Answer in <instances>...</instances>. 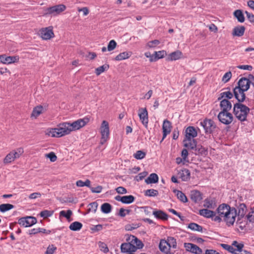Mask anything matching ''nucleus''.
Here are the masks:
<instances>
[{
  "label": "nucleus",
  "instance_id": "nucleus-1",
  "mask_svg": "<svg viewBox=\"0 0 254 254\" xmlns=\"http://www.w3.org/2000/svg\"><path fill=\"white\" fill-rule=\"evenodd\" d=\"M216 211L228 226L234 224L237 216L236 208L231 207L227 204L222 203L218 206Z\"/></svg>",
  "mask_w": 254,
  "mask_h": 254
},
{
  "label": "nucleus",
  "instance_id": "nucleus-2",
  "mask_svg": "<svg viewBox=\"0 0 254 254\" xmlns=\"http://www.w3.org/2000/svg\"><path fill=\"white\" fill-rule=\"evenodd\" d=\"M71 131L69 123L65 122L59 124L56 128H51L46 134L54 137H61L69 134Z\"/></svg>",
  "mask_w": 254,
  "mask_h": 254
},
{
  "label": "nucleus",
  "instance_id": "nucleus-3",
  "mask_svg": "<svg viewBox=\"0 0 254 254\" xmlns=\"http://www.w3.org/2000/svg\"><path fill=\"white\" fill-rule=\"evenodd\" d=\"M250 109L242 103H236L234 104L233 113L236 118L241 122L247 121V118Z\"/></svg>",
  "mask_w": 254,
  "mask_h": 254
},
{
  "label": "nucleus",
  "instance_id": "nucleus-4",
  "mask_svg": "<svg viewBox=\"0 0 254 254\" xmlns=\"http://www.w3.org/2000/svg\"><path fill=\"white\" fill-rule=\"evenodd\" d=\"M200 125L203 127L206 134H212L219 129L214 122L211 119H205L200 121Z\"/></svg>",
  "mask_w": 254,
  "mask_h": 254
},
{
  "label": "nucleus",
  "instance_id": "nucleus-5",
  "mask_svg": "<svg viewBox=\"0 0 254 254\" xmlns=\"http://www.w3.org/2000/svg\"><path fill=\"white\" fill-rule=\"evenodd\" d=\"M24 150L22 147L16 148L9 152L3 159L4 164H9L14 161L15 159L19 158L23 153Z\"/></svg>",
  "mask_w": 254,
  "mask_h": 254
},
{
  "label": "nucleus",
  "instance_id": "nucleus-6",
  "mask_svg": "<svg viewBox=\"0 0 254 254\" xmlns=\"http://www.w3.org/2000/svg\"><path fill=\"white\" fill-rule=\"evenodd\" d=\"M100 133L101 134V138L100 140V144H104L109 139V123L106 121H103L100 127Z\"/></svg>",
  "mask_w": 254,
  "mask_h": 254
},
{
  "label": "nucleus",
  "instance_id": "nucleus-7",
  "mask_svg": "<svg viewBox=\"0 0 254 254\" xmlns=\"http://www.w3.org/2000/svg\"><path fill=\"white\" fill-rule=\"evenodd\" d=\"M65 9L66 6L64 4L56 5L46 8L45 10V14L56 16L64 11Z\"/></svg>",
  "mask_w": 254,
  "mask_h": 254
},
{
  "label": "nucleus",
  "instance_id": "nucleus-8",
  "mask_svg": "<svg viewBox=\"0 0 254 254\" xmlns=\"http://www.w3.org/2000/svg\"><path fill=\"white\" fill-rule=\"evenodd\" d=\"M217 118L221 123L226 125H230L233 121V116L229 112L220 111Z\"/></svg>",
  "mask_w": 254,
  "mask_h": 254
},
{
  "label": "nucleus",
  "instance_id": "nucleus-9",
  "mask_svg": "<svg viewBox=\"0 0 254 254\" xmlns=\"http://www.w3.org/2000/svg\"><path fill=\"white\" fill-rule=\"evenodd\" d=\"M89 121L88 118H84L83 119H78L72 123H69L70 129L71 131L80 129V128L84 127Z\"/></svg>",
  "mask_w": 254,
  "mask_h": 254
},
{
  "label": "nucleus",
  "instance_id": "nucleus-10",
  "mask_svg": "<svg viewBox=\"0 0 254 254\" xmlns=\"http://www.w3.org/2000/svg\"><path fill=\"white\" fill-rule=\"evenodd\" d=\"M37 223V219L33 216H26L20 218L18 223L25 227H30Z\"/></svg>",
  "mask_w": 254,
  "mask_h": 254
},
{
  "label": "nucleus",
  "instance_id": "nucleus-11",
  "mask_svg": "<svg viewBox=\"0 0 254 254\" xmlns=\"http://www.w3.org/2000/svg\"><path fill=\"white\" fill-rule=\"evenodd\" d=\"M246 91V90L241 89L239 87H235L234 88V96L237 100V103H243L246 100V96L245 93Z\"/></svg>",
  "mask_w": 254,
  "mask_h": 254
},
{
  "label": "nucleus",
  "instance_id": "nucleus-12",
  "mask_svg": "<svg viewBox=\"0 0 254 254\" xmlns=\"http://www.w3.org/2000/svg\"><path fill=\"white\" fill-rule=\"evenodd\" d=\"M184 248L186 251L193 254H202V250L197 245L190 243H185Z\"/></svg>",
  "mask_w": 254,
  "mask_h": 254
},
{
  "label": "nucleus",
  "instance_id": "nucleus-13",
  "mask_svg": "<svg viewBox=\"0 0 254 254\" xmlns=\"http://www.w3.org/2000/svg\"><path fill=\"white\" fill-rule=\"evenodd\" d=\"M40 35L44 40H49L54 37V33L53 30V27L42 28L40 30Z\"/></svg>",
  "mask_w": 254,
  "mask_h": 254
},
{
  "label": "nucleus",
  "instance_id": "nucleus-14",
  "mask_svg": "<svg viewBox=\"0 0 254 254\" xmlns=\"http://www.w3.org/2000/svg\"><path fill=\"white\" fill-rule=\"evenodd\" d=\"M126 236V241L128 242L129 243H130V244H132L133 246L136 247V251L137 249H140L143 247V243L136 237L131 235H127Z\"/></svg>",
  "mask_w": 254,
  "mask_h": 254
},
{
  "label": "nucleus",
  "instance_id": "nucleus-15",
  "mask_svg": "<svg viewBox=\"0 0 254 254\" xmlns=\"http://www.w3.org/2000/svg\"><path fill=\"white\" fill-rule=\"evenodd\" d=\"M138 116L142 124L145 127H147L148 123V116L146 108H139L138 110Z\"/></svg>",
  "mask_w": 254,
  "mask_h": 254
},
{
  "label": "nucleus",
  "instance_id": "nucleus-16",
  "mask_svg": "<svg viewBox=\"0 0 254 254\" xmlns=\"http://www.w3.org/2000/svg\"><path fill=\"white\" fill-rule=\"evenodd\" d=\"M185 138L190 139H194V137L197 136V132L196 129L194 127L189 126L185 130Z\"/></svg>",
  "mask_w": 254,
  "mask_h": 254
},
{
  "label": "nucleus",
  "instance_id": "nucleus-17",
  "mask_svg": "<svg viewBox=\"0 0 254 254\" xmlns=\"http://www.w3.org/2000/svg\"><path fill=\"white\" fill-rule=\"evenodd\" d=\"M121 252L124 253H133L136 251V247L126 241L121 245Z\"/></svg>",
  "mask_w": 254,
  "mask_h": 254
},
{
  "label": "nucleus",
  "instance_id": "nucleus-18",
  "mask_svg": "<svg viewBox=\"0 0 254 254\" xmlns=\"http://www.w3.org/2000/svg\"><path fill=\"white\" fill-rule=\"evenodd\" d=\"M172 128V124L168 120H165L163 122L162 129H163V137L162 140L166 137L167 134L171 132Z\"/></svg>",
  "mask_w": 254,
  "mask_h": 254
},
{
  "label": "nucleus",
  "instance_id": "nucleus-19",
  "mask_svg": "<svg viewBox=\"0 0 254 254\" xmlns=\"http://www.w3.org/2000/svg\"><path fill=\"white\" fill-rule=\"evenodd\" d=\"M236 87H239L241 89L248 91L250 88V82L248 77H242L238 82V85Z\"/></svg>",
  "mask_w": 254,
  "mask_h": 254
},
{
  "label": "nucleus",
  "instance_id": "nucleus-20",
  "mask_svg": "<svg viewBox=\"0 0 254 254\" xmlns=\"http://www.w3.org/2000/svg\"><path fill=\"white\" fill-rule=\"evenodd\" d=\"M184 146L189 150H194L197 145V142L194 139L184 138L183 140Z\"/></svg>",
  "mask_w": 254,
  "mask_h": 254
},
{
  "label": "nucleus",
  "instance_id": "nucleus-21",
  "mask_svg": "<svg viewBox=\"0 0 254 254\" xmlns=\"http://www.w3.org/2000/svg\"><path fill=\"white\" fill-rule=\"evenodd\" d=\"M220 107L221 111L229 112L232 108V104L228 99H224L221 100Z\"/></svg>",
  "mask_w": 254,
  "mask_h": 254
},
{
  "label": "nucleus",
  "instance_id": "nucleus-22",
  "mask_svg": "<svg viewBox=\"0 0 254 254\" xmlns=\"http://www.w3.org/2000/svg\"><path fill=\"white\" fill-rule=\"evenodd\" d=\"M192 153L196 155L205 156L208 154V150L201 145H196Z\"/></svg>",
  "mask_w": 254,
  "mask_h": 254
},
{
  "label": "nucleus",
  "instance_id": "nucleus-23",
  "mask_svg": "<svg viewBox=\"0 0 254 254\" xmlns=\"http://www.w3.org/2000/svg\"><path fill=\"white\" fill-rule=\"evenodd\" d=\"M238 218H244L247 211V206L245 203H240L237 209Z\"/></svg>",
  "mask_w": 254,
  "mask_h": 254
},
{
  "label": "nucleus",
  "instance_id": "nucleus-24",
  "mask_svg": "<svg viewBox=\"0 0 254 254\" xmlns=\"http://www.w3.org/2000/svg\"><path fill=\"white\" fill-rule=\"evenodd\" d=\"M190 196L191 199L195 203L199 202L202 199V194L196 190H191Z\"/></svg>",
  "mask_w": 254,
  "mask_h": 254
},
{
  "label": "nucleus",
  "instance_id": "nucleus-25",
  "mask_svg": "<svg viewBox=\"0 0 254 254\" xmlns=\"http://www.w3.org/2000/svg\"><path fill=\"white\" fill-rule=\"evenodd\" d=\"M245 27L244 26H238L233 28L232 35L233 36L241 37L244 35L245 31Z\"/></svg>",
  "mask_w": 254,
  "mask_h": 254
},
{
  "label": "nucleus",
  "instance_id": "nucleus-26",
  "mask_svg": "<svg viewBox=\"0 0 254 254\" xmlns=\"http://www.w3.org/2000/svg\"><path fill=\"white\" fill-rule=\"evenodd\" d=\"M153 215L158 219L163 221L168 219V216L167 213L161 210H154L153 211Z\"/></svg>",
  "mask_w": 254,
  "mask_h": 254
},
{
  "label": "nucleus",
  "instance_id": "nucleus-27",
  "mask_svg": "<svg viewBox=\"0 0 254 254\" xmlns=\"http://www.w3.org/2000/svg\"><path fill=\"white\" fill-rule=\"evenodd\" d=\"M183 53L179 50L176 51L170 54L167 58L168 61H176L181 58Z\"/></svg>",
  "mask_w": 254,
  "mask_h": 254
},
{
  "label": "nucleus",
  "instance_id": "nucleus-28",
  "mask_svg": "<svg viewBox=\"0 0 254 254\" xmlns=\"http://www.w3.org/2000/svg\"><path fill=\"white\" fill-rule=\"evenodd\" d=\"M180 178L183 181H188L190 179V173L189 169H184L179 172Z\"/></svg>",
  "mask_w": 254,
  "mask_h": 254
},
{
  "label": "nucleus",
  "instance_id": "nucleus-29",
  "mask_svg": "<svg viewBox=\"0 0 254 254\" xmlns=\"http://www.w3.org/2000/svg\"><path fill=\"white\" fill-rule=\"evenodd\" d=\"M199 214L204 217L211 218L216 214V212L207 209H202L199 210Z\"/></svg>",
  "mask_w": 254,
  "mask_h": 254
},
{
  "label": "nucleus",
  "instance_id": "nucleus-30",
  "mask_svg": "<svg viewBox=\"0 0 254 254\" xmlns=\"http://www.w3.org/2000/svg\"><path fill=\"white\" fill-rule=\"evenodd\" d=\"M155 56L153 58L152 55L151 59H150V62L156 61L160 59L164 58L166 55L167 53L165 51L162 50L158 52H155Z\"/></svg>",
  "mask_w": 254,
  "mask_h": 254
},
{
  "label": "nucleus",
  "instance_id": "nucleus-31",
  "mask_svg": "<svg viewBox=\"0 0 254 254\" xmlns=\"http://www.w3.org/2000/svg\"><path fill=\"white\" fill-rule=\"evenodd\" d=\"M224 89H228L229 91H225V92H223L221 93L219 97L218 98V100H221L223 99V98H227L226 99H230L232 98V97H233L234 93H233V92L232 93L231 91H230V88L229 87L225 88Z\"/></svg>",
  "mask_w": 254,
  "mask_h": 254
},
{
  "label": "nucleus",
  "instance_id": "nucleus-32",
  "mask_svg": "<svg viewBox=\"0 0 254 254\" xmlns=\"http://www.w3.org/2000/svg\"><path fill=\"white\" fill-rule=\"evenodd\" d=\"M132 55L131 52H124L118 55L115 58L116 61H122L128 59Z\"/></svg>",
  "mask_w": 254,
  "mask_h": 254
},
{
  "label": "nucleus",
  "instance_id": "nucleus-33",
  "mask_svg": "<svg viewBox=\"0 0 254 254\" xmlns=\"http://www.w3.org/2000/svg\"><path fill=\"white\" fill-rule=\"evenodd\" d=\"M158 176L156 174L152 173L145 179V182L147 184H155L158 183Z\"/></svg>",
  "mask_w": 254,
  "mask_h": 254
},
{
  "label": "nucleus",
  "instance_id": "nucleus-34",
  "mask_svg": "<svg viewBox=\"0 0 254 254\" xmlns=\"http://www.w3.org/2000/svg\"><path fill=\"white\" fill-rule=\"evenodd\" d=\"M203 206L208 208L214 209L216 204L214 200L207 198L205 199Z\"/></svg>",
  "mask_w": 254,
  "mask_h": 254
},
{
  "label": "nucleus",
  "instance_id": "nucleus-35",
  "mask_svg": "<svg viewBox=\"0 0 254 254\" xmlns=\"http://www.w3.org/2000/svg\"><path fill=\"white\" fill-rule=\"evenodd\" d=\"M234 15L239 22L241 23L244 22L245 17L241 10L237 9L235 10L234 12Z\"/></svg>",
  "mask_w": 254,
  "mask_h": 254
},
{
  "label": "nucleus",
  "instance_id": "nucleus-36",
  "mask_svg": "<svg viewBox=\"0 0 254 254\" xmlns=\"http://www.w3.org/2000/svg\"><path fill=\"white\" fill-rule=\"evenodd\" d=\"M82 224L81 223L75 221L70 224L69 226V228L70 230L73 231H77L80 230L82 227Z\"/></svg>",
  "mask_w": 254,
  "mask_h": 254
},
{
  "label": "nucleus",
  "instance_id": "nucleus-37",
  "mask_svg": "<svg viewBox=\"0 0 254 254\" xmlns=\"http://www.w3.org/2000/svg\"><path fill=\"white\" fill-rule=\"evenodd\" d=\"M188 227V228L193 231H198L200 232H203V227L195 223H190V224H189Z\"/></svg>",
  "mask_w": 254,
  "mask_h": 254
},
{
  "label": "nucleus",
  "instance_id": "nucleus-38",
  "mask_svg": "<svg viewBox=\"0 0 254 254\" xmlns=\"http://www.w3.org/2000/svg\"><path fill=\"white\" fill-rule=\"evenodd\" d=\"M109 68V65L108 64H105L102 66H100L95 69V72L96 75L99 76L102 73L105 71H107Z\"/></svg>",
  "mask_w": 254,
  "mask_h": 254
},
{
  "label": "nucleus",
  "instance_id": "nucleus-39",
  "mask_svg": "<svg viewBox=\"0 0 254 254\" xmlns=\"http://www.w3.org/2000/svg\"><path fill=\"white\" fill-rule=\"evenodd\" d=\"M167 247H168V245L167 241L165 240H161L159 245L160 250L162 252H164L166 254V253L169 252H168V249Z\"/></svg>",
  "mask_w": 254,
  "mask_h": 254
},
{
  "label": "nucleus",
  "instance_id": "nucleus-40",
  "mask_svg": "<svg viewBox=\"0 0 254 254\" xmlns=\"http://www.w3.org/2000/svg\"><path fill=\"white\" fill-rule=\"evenodd\" d=\"M174 192L176 193V195L178 198L183 202H187L188 201V198L186 195L181 191L176 190Z\"/></svg>",
  "mask_w": 254,
  "mask_h": 254
},
{
  "label": "nucleus",
  "instance_id": "nucleus-41",
  "mask_svg": "<svg viewBox=\"0 0 254 254\" xmlns=\"http://www.w3.org/2000/svg\"><path fill=\"white\" fill-rule=\"evenodd\" d=\"M167 241V243L168 245V247L170 248H176L177 247V242L176 240L172 237H168L166 240Z\"/></svg>",
  "mask_w": 254,
  "mask_h": 254
},
{
  "label": "nucleus",
  "instance_id": "nucleus-42",
  "mask_svg": "<svg viewBox=\"0 0 254 254\" xmlns=\"http://www.w3.org/2000/svg\"><path fill=\"white\" fill-rule=\"evenodd\" d=\"M14 206L12 204L9 203H4L0 205V211L1 212H5L11 209H13Z\"/></svg>",
  "mask_w": 254,
  "mask_h": 254
},
{
  "label": "nucleus",
  "instance_id": "nucleus-43",
  "mask_svg": "<svg viewBox=\"0 0 254 254\" xmlns=\"http://www.w3.org/2000/svg\"><path fill=\"white\" fill-rule=\"evenodd\" d=\"M101 209L102 212L107 214L112 210V206L108 203H104L101 205Z\"/></svg>",
  "mask_w": 254,
  "mask_h": 254
},
{
  "label": "nucleus",
  "instance_id": "nucleus-44",
  "mask_svg": "<svg viewBox=\"0 0 254 254\" xmlns=\"http://www.w3.org/2000/svg\"><path fill=\"white\" fill-rule=\"evenodd\" d=\"M221 246L224 250L228 251L229 252L233 254H237L236 249H235L232 245H229L225 244H221Z\"/></svg>",
  "mask_w": 254,
  "mask_h": 254
},
{
  "label": "nucleus",
  "instance_id": "nucleus-45",
  "mask_svg": "<svg viewBox=\"0 0 254 254\" xmlns=\"http://www.w3.org/2000/svg\"><path fill=\"white\" fill-rule=\"evenodd\" d=\"M18 56H8L5 59V64H10L18 62Z\"/></svg>",
  "mask_w": 254,
  "mask_h": 254
},
{
  "label": "nucleus",
  "instance_id": "nucleus-46",
  "mask_svg": "<svg viewBox=\"0 0 254 254\" xmlns=\"http://www.w3.org/2000/svg\"><path fill=\"white\" fill-rule=\"evenodd\" d=\"M91 182L89 180L87 179L85 182H83L82 180H78L76 181V185L78 187H83L84 186L90 188Z\"/></svg>",
  "mask_w": 254,
  "mask_h": 254
},
{
  "label": "nucleus",
  "instance_id": "nucleus-47",
  "mask_svg": "<svg viewBox=\"0 0 254 254\" xmlns=\"http://www.w3.org/2000/svg\"><path fill=\"white\" fill-rule=\"evenodd\" d=\"M43 108L42 106H39L35 107L32 111V116L37 117L42 113Z\"/></svg>",
  "mask_w": 254,
  "mask_h": 254
},
{
  "label": "nucleus",
  "instance_id": "nucleus-48",
  "mask_svg": "<svg viewBox=\"0 0 254 254\" xmlns=\"http://www.w3.org/2000/svg\"><path fill=\"white\" fill-rule=\"evenodd\" d=\"M145 195L152 197L156 196L158 195V191L154 189L147 190L145 191Z\"/></svg>",
  "mask_w": 254,
  "mask_h": 254
},
{
  "label": "nucleus",
  "instance_id": "nucleus-49",
  "mask_svg": "<svg viewBox=\"0 0 254 254\" xmlns=\"http://www.w3.org/2000/svg\"><path fill=\"white\" fill-rule=\"evenodd\" d=\"M243 218H238V220L237 221V224L239 228H240L242 230L246 229V225H247V221H242V219Z\"/></svg>",
  "mask_w": 254,
  "mask_h": 254
},
{
  "label": "nucleus",
  "instance_id": "nucleus-50",
  "mask_svg": "<svg viewBox=\"0 0 254 254\" xmlns=\"http://www.w3.org/2000/svg\"><path fill=\"white\" fill-rule=\"evenodd\" d=\"M146 153L142 150L137 151L134 154L133 157L138 160L142 159L145 157Z\"/></svg>",
  "mask_w": 254,
  "mask_h": 254
},
{
  "label": "nucleus",
  "instance_id": "nucleus-51",
  "mask_svg": "<svg viewBox=\"0 0 254 254\" xmlns=\"http://www.w3.org/2000/svg\"><path fill=\"white\" fill-rule=\"evenodd\" d=\"M135 200V197L132 195L124 196L123 203L130 204Z\"/></svg>",
  "mask_w": 254,
  "mask_h": 254
},
{
  "label": "nucleus",
  "instance_id": "nucleus-52",
  "mask_svg": "<svg viewBox=\"0 0 254 254\" xmlns=\"http://www.w3.org/2000/svg\"><path fill=\"white\" fill-rule=\"evenodd\" d=\"M98 205V203L96 201H94L92 203H90L88 205L89 208L88 209V211L89 212H93L95 213L97 210Z\"/></svg>",
  "mask_w": 254,
  "mask_h": 254
},
{
  "label": "nucleus",
  "instance_id": "nucleus-53",
  "mask_svg": "<svg viewBox=\"0 0 254 254\" xmlns=\"http://www.w3.org/2000/svg\"><path fill=\"white\" fill-rule=\"evenodd\" d=\"M245 219L250 222H254V207L251 209V211L249 212Z\"/></svg>",
  "mask_w": 254,
  "mask_h": 254
},
{
  "label": "nucleus",
  "instance_id": "nucleus-54",
  "mask_svg": "<svg viewBox=\"0 0 254 254\" xmlns=\"http://www.w3.org/2000/svg\"><path fill=\"white\" fill-rule=\"evenodd\" d=\"M53 214V211H49L48 210H45L43 211H42L40 213V215L41 217H43L44 218H46L49 217L51 216Z\"/></svg>",
  "mask_w": 254,
  "mask_h": 254
},
{
  "label": "nucleus",
  "instance_id": "nucleus-55",
  "mask_svg": "<svg viewBox=\"0 0 254 254\" xmlns=\"http://www.w3.org/2000/svg\"><path fill=\"white\" fill-rule=\"evenodd\" d=\"M72 212L71 210H68L66 211L64 210H62L60 212V216L65 217L66 219H68L70 218L71 215H72Z\"/></svg>",
  "mask_w": 254,
  "mask_h": 254
},
{
  "label": "nucleus",
  "instance_id": "nucleus-56",
  "mask_svg": "<svg viewBox=\"0 0 254 254\" xmlns=\"http://www.w3.org/2000/svg\"><path fill=\"white\" fill-rule=\"evenodd\" d=\"M232 246L237 248L236 252H238L239 251H240L242 249H243L244 245L242 243H238L236 241H234L233 242L232 244Z\"/></svg>",
  "mask_w": 254,
  "mask_h": 254
},
{
  "label": "nucleus",
  "instance_id": "nucleus-57",
  "mask_svg": "<svg viewBox=\"0 0 254 254\" xmlns=\"http://www.w3.org/2000/svg\"><path fill=\"white\" fill-rule=\"evenodd\" d=\"M117 46V43L114 40H112L110 41L108 45V50L109 51H111L114 50Z\"/></svg>",
  "mask_w": 254,
  "mask_h": 254
},
{
  "label": "nucleus",
  "instance_id": "nucleus-58",
  "mask_svg": "<svg viewBox=\"0 0 254 254\" xmlns=\"http://www.w3.org/2000/svg\"><path fill=\"white\" fill-rule=\"evenodd\" d=\"M160 43V42L158 40H154L148 42L147 44V46L150 48H154L156 46L159 45Z\"/></svg>",
  "mask_w": 254,
  "mask_h": 254
},
{
  "label": "nucleus",
  "instance_id": "nucleus-59",
  "mask_svg": "<svg viewBox=\"0 0 254 254\" xmlns=\"http://www.w3.org/2000/svg\"><path fill=\"white\" fill-rule=\"evenodd\" d=\"M232 76V73L230 71L227 72L225 73V74L223 75L222 77V81L224 83L227 82L231 78Z\"/></svg>",
  "mask_w": 254,
  "mask_h": 254
},
{
  "label": "nucleus",
  "instance_id": "nucleus-60",
  "mask_svg": "<svg viewBox=\"0 0 254 254\" xmlns=\"http://www.w3.org/2000/svg\"><path fill=\"white\" fill-rule=\"evenodd\" d=\"M89 188L93 193H100L103 189V187L101 186H98L96 187H91L90 186Z\"/></svg>",
  "mask_w": 254,
  "mask_h": 254
},
{
  "label": "nucleus",
  "instance_id": "nucleus-61",
  "mask_svg": "<svg viewBox=\"0 0 254 254\" xmlns=\"http://www.w3.org/2000/svg\"><path fill=\"white\" fill-rule=\"evenodd\" d=\"M57 250V248L53 245H50L47 249L46 254H53L55 251Z\"/></svg>",
  "mask_w": 254,
  "mask_h": 254
},
{
  "label": "nucleus",
  "instance_id": "nucleus-62",
  "mask_svg": "<svg viewBox=\"0 0 254 254\" xmlns=\"http://www.w3.org/2000/svg\"><path fill=\"white\" fill-rule=\"evenodd\" d=\"M99 247L100 248L101 251L105 253L109 252V249L107 245L104 243L100 242Z\"/></svg>",
  "mask_w": 254,
  "mask_h": 254
},
{
  "label": "nucleus",
  "instance_id": "nucleus-63",
  "mask_svg": "<svg viewBox=\"0 0 254 254\" xmlns=\"http://www.w3.org/2000/svg\"><path fill=\"white\" fill-rule=\"evenodd\" d=\"M147 175V173L146 172H143L140 173L137 176H136V180L137 181H141L143 180V179H144Z\"/></svg>",
  "mask_w": 254,
  "mask_h": 254
},
{
  "label": "nucleus",
  "instance_id": "nucleus-64",
  "mask_svg": "<svg viewBox=\"0 0 254 254\" xmlns=\"http://www.w3.org/2000/svg\"><path fill=\"white\" fill-rule=\"evenodd\" d=\"M46 156L48 158H49L50 159L51 161H52V162H55V161H56V160L57 159V157L56 155L53 152H50V153L46 154Z\"/></svg>",
  "mask_w": 254,
  "mask_h": 254
}]
</instances>
